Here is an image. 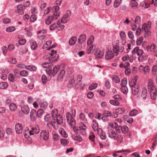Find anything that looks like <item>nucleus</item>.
<instances>
[{"label": "nucleus", "mask_w": 157, "mask_h": 157, "mask_svg": "<svg viewBox=\"0 0 157 157\" xmlns=\"http://www.w3.org/2000/svg\"><path fill=\"white\" fill-rule=\"evenodd\" d=\"M76 115V111L75 109H72L71 113L68 112L66 114V118L68 123L73 127L74 132L76 133L82 135L86 134V130L87 126L86 124L81 122L79 123V127L76 128L75 127V121L74 118Z\"/></svg>", "instance_id": "nucleus-1"}, {"label": "nucleus", "mask_w": 157, "mask_h": 157, "mask_svg": "<svg viewBox=\"0 0 157 157\" xmlns=\"http://www.w3.org/2000/svg\"><path fill=\"white\" fill-rule=\"evenodd\" d=\"M52 117L53 118V121L51 123L54 128L57 129L59 126L63 123V119L62 117L58 114V110L57 109H53L51 113Z\"/></svg>", "instance_id": "nucleus-2"}, {"label": "nucleus", "mask_w": 157, "mask_h": 157, "mask_svg": "<svg viewBox=\"0 0 157 157\" xmlns=\"http://www.w3.org/2000/svg\"><path fill=\"white\" fill-rule=\"evenodd\" d=\"M148 90L150 93L151 98L152 100L155 99L157 96L156 90L154 85L153 80L148 78L147 82Z\"/></svg>", "instance_id": "nucleus-3"}, {"label": "nucleus", "mask_w": 157, "mask_h": 157, "mask_svg": "<svg viewBox=\"0 0 157 157\" xmlns=\"http://www.w3.org/2000/svg\"><path fill=\"white\" fill-rule=\"evenodd\" d=\"M107 133L108 136L112 139L116 140L118 138V140L120 143H121L122 141V138L112 128H109Z\"/></svg>", "instance_id": "nucleus-4"}, {"label": "nucleus", "mask_w": 157, "mask_h": 157, "mask_svg": "<svg viewBox=\"0 0 157 157\" xmlns=\"http://www.w3.org/2000/svg\"><path fill=\"white\" fill-rule=\"evenodd\" d=\"M60 16L58 13H54L52 16H48L45 20V24L47 25H50L52 21H56Z\"/></svg>", "instance_id": "nucleus-5"}, {"label": "nucleus", "mask_w": 157, "mask_h": 157, "mask_svg": "<svg viewBox=\"0 0 157 157\" xmlns=\"http://www.w3.org/2000/svg\"><path fill=\"white\" fill-rule=\"evenodd\" d=\"M48 53L50 56H49L50 59L52 62L56 61L59 57V55L56 53V51L53 49H52L51 52Z\"/></svg>", "instance_id": "nucleus-6"}, {"label": "nucleus", "mask_w": 157, "mask_h": 157, "mask_svg": "<svg viewBox=\"0 0 157 157\" xmlns=\"http://www.w3.org/2000/svg\"><path fill=\"white\" fill-rule=\"evenodd\" d=\"M71 15V11L69 10H67L66 13L63 16L61 20H60L61 22L62 23L64 24L67 22L69 20Z\"/></svg>", "instance_id": "nucleus-7"}, {"label": "nucleus", "mask_w": 157, "mask_h": 157, "mask_svg": "<svg viewBox=\"0 0 157 157\" xmlns=\"http://www.w3.org/2000/svg\"><path fill=\"white\" fill-rule=\"evenodd\" d=\"M139 69L140 72L144 75H146L149 73L150 70L149 67L147 65H140Z\"/></svg>", "instance_id": "nucleus-8"}, {"label": "nucleus", "mask_w": 157, "mask_h": 157, "mask_svg": "<svg viewBox=\"0 0 157 157\" xmlns=\"http://www.w3.org/2000/svg\"><path fill=\"white\" fill-rule=\"evenodd\" d=\"M17 9L16 12L19 14L22 15L24 13V10L25 9V6L21 4L17 6Z\"/></svg>", "instance_id": "nucleus-9"}, {"label": "nucleus", "mask_w": 157, "mask_h": 157, "mask_svg": "<svg viewBox=\"0 0 157 157\" xmlns=\"http://www.w3.org/2000/svg\"><path fill=\"white\" fill-rule=\"evenodd\" d=\"M49 132L45 130H43L40 133V137L45 141L47 140L49 138Z\"/></svg>", "instance_id": "nucleus-10"}, {"label": "nucleus", "mask_w": 157, "mask_h": 157, "mask_svg": "<svg viewBox=\"0 0 157 157\" xmlns=\"http://www.w3.org/2000/svg\"><path fill=\"white\" fill-rule=\"evenodd\" d=\"M95 52V58L96 59H101L103 57L104 55V52L103 51H100L97 48L96 49Z\"/></svg>", "instance_id": "nucleus-11"}, {"label": "nucleus", "mask_w": 157, "mask_h": 157, "mask_svg": "<svg viewBox=\"0 0 157 157\" xmlns=\"http://www.w3.org/2000/svg\"><path fill=\"white\" fill-rule=\"evenodd\" d=\"M88 47L87 49L86 50V52L88 54H91L92 53V51L93 50L94 52H96V49L95 46L94 45H87Z\"/></svg>", "instance_id": "nucleus-12"}, {"label": "nucleus", "mask_w": 157, "mask_h": 157, "mask_svg": "<svg viewBox=\"0 0 157 157\" xmlns=\"http://www.w3.org/2000/svg\"><path fill=\"white\" fill-rule=\"evenodd\" d=\"M114 56V54L111 51H108L106 52L105 58L107 60H109L112 58Z\"/></svg>", "instance_id": "nucleus-13"}, {"label": "nucleus", "mask_w": 157, "mask_h": 157, "mask_svg": "<svg viewBox=\"0 0 157 157\" xmlns=\"http://www.w3.org/2000/svg\"><path fill=\"white\" fill-rule=\"evenodd\" d=\"M31 133H33L32 135L34 134H37L40 132V129L38 125H36L32 127L30 130Z\"/></svg>", "instance_id": "nucleus-14"}, {"label": "nucleus", "mask_w": 157, "mask_h": 157, "mask_svg": "<svg viewBox=\"0 0 157 157\" xmlns=\"http://www.w3.org/2000/svg\"><path fill=\"white\" fill-rule=\"evenodd\" d=\"M15 128L16 132L17 133L20 134L22 132L23 127L21 124H17L15 125Z\"/></svg>", "instance_id": "nucleus-15"}, {"label": "nucleus", "mask_w": 157, "mask_h": 157, "mask_svg": "<svg viewBox=\"0 0 157 157\" xmlns=\"http://www.w3.org/2000/svg\"><path fill=\"white\" fill-rule=\"evenodd\" d=\"M97 133L101 139L104 140L106 139V134L103 132L101 128H99L98 130Z\"/></svg>", "instance_id": "nucleus-16"}, {"label": "nucleus", "mask_w": 157, "mask_h": 157, "mask_svg": "<svg viewBox=\"0 0 157 157\" xmlns=\"http://www.w3.org/2000/svg\"><path fill=\"white\" fill-rule=\"evenodd\" d=\"M30 117L32 121H34L36 119L38 116L35 110L33 109L31 111L30 113Z\"/></svg>", "instance_id": "nucleus-17"}, {"label": "nucleus", "mask_w": 157, "mask_h": 157, "mask_svg": "<svg viewBox=\"0 0 157 157\" xmlns=\"http://www.w3.org/2000/svg\"><path fill=\"white\" fill-rule=\"evenodd\" d=\"M47 32L46 30L44 29L41 30L40 31H38L37 32V34L38 35H40V36H38V38L40 39H43L45 38V35H43Z\"/></svg>", "instance_id": "nucleus-18"}, {"label": "nucleus", "mask_w": 157, "mask_h": 157, "mask_svg": "<svg viewBox=\"0 0 157 157\" xmlns=\"http://www.w3.org/2000/svg\"><path fill=\"white\" fill-rule=\"evenodd\" d=\"M147 88L145 87H143L141 96L143 100H146L147 97Z\"/></svg>", "instance_id": "nucleus-19"}, {"label": "nucleus", "mask_w": 157, "mask_h": 157, "mask_svg": "<svg viewBox=\"0 0 157 157\" xmlns=\"http://www.w3.org/2000/svg\"><path fill=\"white\" fill-rule=\"evenodd\" d=\"M59 19L58 20L56 23H54L52 24L49 27V29L51 31L55 30L58 27V25L59 24Z\"/></svg>", "instance_id": "nucleus-20"}, {"label": "nucleus", "mask_w": 157, "mask_h": 157, "mask_svg": "<svg viewBox=\"0 0 157 157\" xmlns=\"http://www.w3.org/2000/svg\"><path fill=\"white\" fill-rule=\"evenodd\" d=\"M139 86L138 85L131 88L132 94L134 95L137 94L139 91Z\"/></svg>", "instance_id": "nucleus-21"}, {"label": "nucleus", "mask_w": 157, "mask_h": 157, "mask_svg": "<svg viewBox=\"0 0 157 157\" xmlns=\"http://www.w3.org/2000/svg\"><path fill=\"white\" fill-rule=\"evenodd\" d=\"M92 127L93 129L95 131H98V123H97L96 121L93 120L92 121Z\"/></svg>", "instance_id": "nucleus-22"}, {"label": "nucleus", "mask_w": 157, "mask_h": 157, "mask_svg": "<svg viewBox=\"0 0 157 157\" xmlns=\"http://www.w3.org/2000/svg\"><path fill=\"white\" fill-rule=\"evenodd\" d=\"M32 134L33 133H31L30 130H29L27 128L25 129V131L24 132V136L26 138H29L30 136L32 135Z\"/></svg>", "instance_id": "nucleus-23"}, {"label": "nucleus", "mask_w": 157, "mask_h": 157, "mask_svg": "<svg viewBox=\"0 0 157 157\" xmlns=\"http://www.w3.org/2000/svg\"><path fill=\"white\" fill-rule=\"evenodd\" d=\"M86 40V36L85 34L81 35L79 37L78 42L83 43Z\"/></svg>", "instance_id": "nucleus-24"}, {"label": "nucleus", "mask_w": 157, "mask_h": 157, "mask_svg": "<svg viewBox=\"0 0 157 157\" xmlns=\"http://www.w3.org/2000/svg\"><path fill=\"white\" fill-rule=\"evenodd\" d=\"M72 137L73 140L75 141H77L79 142H81L82 140V138L81 136L76 134L72 136Z\"/></svg>", "instance_id": "nucleus-25"}, {"label": "nucleus", "mask_w": 157, "mask_h": 157, "mask_svg": "<svg viewBox=\"0 0 157 157\" xmlns=\"http://www.w3.org/2000/svg\"><path fill=\"white\" fill-rule=\"evenodd\" d=\"M21 110L25 114H27L29 113L30 110L27 105H24L21 107Z\"/></svg>", "instance_id": "nucleus-26"}, {"label": "nucleus", "mask_w": 157, "mask_h": 157, "mask_svg": "<svg viewBox=\"0 0 157 157\" xmlns=\"http://www.w3.org/2000/svg\"><path fill=\"white\" fill-rule=\"evenodd\" d=\"M30 46L31 49L33 50L36 49L38 47L37 43L35 41H32L30 43Z\"/></svg>", "instance_id": "nucleus-27"}, {"label": "nucleus", "mask_w": 157, "mask_h": 157, "mask_svg": "<svg viewBox=\"0 0 157 157\" xmlns=\"http://www.w3.org/2000/svg\"><path fill=\"white\" fill-rule=\"evenodd\" d=\"M65 74V71L63 70H61L58 75L57 80L58 81H61L64 75Z\"/></svg>", "instance_id": "nucleus-28"}, {"label": "nucleus", "mask_w": 157, "mask_h": 157, "mask_svg": "<svg viewBox=\"0 0 157 157\" xmlns=\"http://www.w3.org/2000/svg\"><path fill=\"white\" fill-rule=\"evenodd\" d=\"M59 132L60 134L64 137H67L68 135L64 129L62 128H59Z\"/></svg>", "instance_id": "nucleus-29"}, {"label": "nucleus", "mask_w": 157, "mask_h": 157, "mask_svg": "<svg viewBox=\"0 0 157 157\" xmlns=\"http://www.w3.org/2000/svg\"><path fill=\"white\" fill-rule=\"evenodd\" d=\"M129 5L132 9H136L138 7V3L136 2H130Z\"/></svg>", "instance_id": "nucleus-30"}, {"label": "nucleus", "mask_w": 157, "mask_h": 157, "mask_svg": "<svg viewBox=\"0 0 157 157\" xmlns=\"http://www.w3.org/2000/svg\"><path fill=\"white\" fill-rule=\"evenodd\" d=\"M17 109V105L14 103H12L9 105V109L12 112L15 111Z\"/></svg>", "instance_id": "nucleus-31"}, {"label": "nucleus", "mask_w": 157, "mask_h": 157, "mask_svg": "<svg viewBox=\"0 0 157 157\" xmlns=\"http://www.w3.org/2000/svg\"><path fill=\"white\" fill-rule=\"evenodd\" d=\"M77 39L75 37H71L69 40V44L71 46L73 45L75 43Z\"/></svg>", "instance_id": "nucleus-32"}, {"label": "nucleus", "mask_w": 157, "mask_h": 157, "mask_svg": "<svg viewBox=\"0 0 157 157\" xmlns=\"http://www.w3.org/2000/svg\"><path fill=\"white\" fill-rule=\"evenodd\" d=\"M151 27V25L147 24H144L142 27V30H143L144 31H147L149 30Z\"/></svg>", "instance_id": "nucleus-33"}, {"label": "nucleus", "mask_w": 157, "mask_h": 157, "mask_svg": "<svg viewBox=\"0 0 157 157\" xmlns=\"http://www.w3.org/2000/svg\"><path fill=\"white\" fill-rule=\"evenodd\" d=\"M8 86V85L7 82H0V89L4 90L6 89Z\"/></svg>", "instance_id": "nucleus-34"}, {"label": "nucleus", "mask_w": 157, "mask_h": 157, "mask_svg": "<svg viewBox=\"0 0 157 157\" xmlns=\"http://www.w3.org/2000/svg\"><path fill=\"white\" fill-rule=\"evenodd\" d=\"M79 118L81 121L83 122H86L87 121V119L86 118L85 115L82 113L79 114Z\"/></svg>", "instance_id": "nucleus-35"}, {"label": "nucleus", "mask_w": 157, "mask_h": 157, "mask_svg": "<svg viewBox=\"0 0 157 157\" xmlns=\"http://www.w3.org/2000/svg\"><path fill=\"white\" fill-rule=\"evenodd\" d=\"M131 45L130 43L128 44L127 45H125L124 46V52L125 53H128L131 50Z\"/></svg>", "instance_id": "nucleus-36"}, {"label": "nucleus", "mask_w": 157, "mask_h": 157, "mask_svg": "<svg viewBox=\"0 0 157 157\" xmlns=\"http://www.w3.org/2000/svg\"><path fill=\"white\" fill-rule=\"evenodd\" d=\"M113 81L116 83H119L120 81L119 78L117 75H113L111 77Z\"/></svg>", "instance_id": "nucleus-37"}, {"label": "nucleus", "mask_w": 157, "mask_h": 157, "mask_svg": "<svg viewBox=\"0 0 157 157\" xmlns=\"http://www.w3.org/2000/svg\"><path fill=\"white\" fill-rule=\"evenodd\" d=\"M26 69L31 71H35L36 70V67L34 66L30 65L26 66Z\"/></svg>", "instance_id": "nucleus-38"}, {"label": "nucleus", "mask_w": 157, "mask_h": 157, "mask_svg": "<svg viewBox=\"0 0 157 157\" xmlns=\"http://www.w3.org/2000/svg\"><path fill=\"white\" fill-rule=\"evenodd\" d=\"M136 80L135 78L133 79L129 82V86L131 88L135 87L136 86H137V85H136Z\"/></svg>", "instance_id": "nucleus-39"}, {"label": "nucleus", "mask_w": 157, "mask_h": 157, "mask_svg": "<svg viewBox=\"0 0 157 157\" xmlns=\"http://www.w3.org/2000/svg\"><path fill=\"white\" fill-rule=\"evenodd\" d=\"M94 40V37L93 35H91L87 41V45H92V44Z\"/></svg>", "instance_id": "nucleus-40"}, {"label": "nucleus", "mask_w": 157, "mask_h": 157, "mask_svg": "<svg viewBox=\"0 0 157 157\" xmlns=\"http://www.w3.org/2000/svg\"><path fill=\"white\" fill-rule=\"evenodd\" d=\"M119 125H119L116 122V121L115 122L114 121L113 123L109 124V126L113 129L116 128L117 127L119 126Z\"/></svg>", "instance_id": "nucleus-41"}, {"label": "nucleus", "mask_w": 157, "mask_h": 157, "mask_svg": "<svg viewBox=\"0 0 157 157\" xmlns=\"http://www.w3.org/2000/svg\"><path fill=\"white\" fill-rule=\"evenodd\" d=\"M109 102L111 105L116 106H118L120 104L118 101L115 100H110Z\"/></svg>", "instance_id": "nucleus-42"}, {"label": "nucleus", "mask_w": 157, "mask_h": 157, "mask_svg": "<svg viewBox=\"0 0 157 157\" xmlns=\"http://www.w3.org/2000/svg\"><path fill=\"white\" fill-rule=\"evenodd\" d=\"M138 113V111L135 109H133L129 113V115L131 117L136 116Z\"/></svg>", "instance_id": "nucleus-43"}, {"label": "nucleus", "mask_w": 157, "mask_h": 157, "mask_svg": "<svg viewBox=\"0 0 157 157\" xmlns=\"http://www.w3.org/2000/svg\"><path fill=\"white\" fill-rule=\"evenodd\" d=\"M52 44V41L51 40H49L48 41H47L46 43L44 44L43 46V49H45L46 48H48V46H50L51 44Z\"/></svg>", "instance_id": "nucleus-44"}, {"label": "nucleus", "mask_w": 157, "mask_h": 157, "mask_svg": "<svg viewBox=\"0 0 157 157\" xmlns=\"http://www.w3.org/2000/svg\"><path fill=\"white\" fill-rule=\"evenodd\" d=\"M122 0H115L113 4L115 8L117 7L121 3Z\"/></svg>", "instance_id": "nucleus-45"}, {"label": "nucleus", "mask_w": 157, "mask_h": 157, "mask_svg": "<svg viewBox=\"0 0 157 157\" xmlns=\"http://www.w3.org/2000/svg\"><path fill=\"white\" fill-rule=\"evenodd\" d=\"M8 61L10 63L13 64H16L17 61L16 59L13 57H10L8 59Z\"/></svg>", "instance_id": "nucleus-46"}, {"label": "nucleus", "mask_w": 157, "mask_h": 157, "mask_svg": "<svg viewBox=\"0 0 157 157\" xmlns=\"http://www.w3.org/2000/svg\"><path fill=\"white\" fill-rule=\"evenodd\" d=\"M20 74L23 77H26L29 75L28 72L26 70H22L20 71Z\"/></svg>", "instance_id": "nucleus-47"}, {"label": "nucleus", "mask_w": 157, "mask_h": 157, "mask_svg": "<svg viewBox=\"0 0 157 157\" xmlns=\"http://www.w3.org/2000/svg\"><path fill=\"white\" fill-rule=\"evenodd\" d=\"M113 48L114 52L117 55L119 52V46L117 45H115L113 46Z\"/></svg>", "instance_id": "nucleus-48"}, {"label": "nucleus", "mask_w": 157, "mask_h": 157, "mask_svg": "<svg viewBox=\"0 0 157 157\" xmlns=\"http://www.w3.org/2000/svg\"><path fill=\"white\" fill-rule=\"evenodd\" d=\"M143 38L142 36L139 37L136 40V44L138 45H140L143 40Z\"/></svg>", "instance_id": "nucleus-49"}, {"label": "nucleus", "mask_w": 157, "mask_h": 157, "mask_svg": "<svg viewBox=\"0 0 157 157\" xmlns=\"http://www.w3.org/2000/svg\"><path fill=\"white\" fill-rule=\"evenodd\" d=\"M121 90L124 94H127L128 91L127 87L126 86H122L121 88Z\"/></svg>", "instance_id": "nucleus-50"}, {"label": "nucleus", "mask_w": 157, "mask_h": 157, "mask_svg": "<svg viewBox=\"0 0 157 157\" xmlns=\"http://www.w3.org/2000/svg\"><path fill=\"white\" fill-rule=\"evenodd\" d=\"M124 111V109L121 107L118 108L116 110V113L119 114H122Z\"/></svg>", "instance_id": "nucleus-51"}, {"label": "nucleus", "mask_w": 157, "mask_h": 157, "mask_svg": "<svg viewBox=\"0 0 157 157\" xmlns=\"http://www.w3.org/2000/svg\"><path fill=\"white\" fill-rule=\"evenodd\" d=\"M103 115L108 117L112 115V113L109 111H105L104 112Z\"/></svg>", "instance_id": "nucleus-52"}, {"label": "nucleus", "mask_w": 157, "mask_h": 157, "mask_svg": "<svg viewBox=\"0 0 157 157\" xmlns=\"http://www.w3.org/2000/svg\"><path fill=\"white\" fill-rule=\"evenodd\" d=\"M98 86L97 83H93L89 87V89L90 90H93L95 89Z\"/></svg>", "instance_id": "nucleus-53"}, {"label": "nucleus", "mask_w": 157, "mask_h": 157, "mask_svg": "<svg viewBox=\"0 0 157 157\" xmlns=\"http://www.w3.org/2000/svg\"><path fill=\"white\" fill-rule=\"evenodd\" d=\"M16 29L15 28L14 26H11L7 28L6 29V31L7 32H11L14 31Z\"/></svg>", "instance_id": "nucleus-54"}, {"label": "nucleus", "mask_w": 157, "mask_h": 157, "mask_svg": "<svg viewBox=\"0 0 157 157\" xmlns=\"http://www.w3.org/2000/svg\"><path fill=\"white\" fill-rule=\"evenodd\" d=\"M121 38L122 40H124L126 37V35L124 32L122 31L119 33Z\"/></svg>", "instance_id": "nucleus-55"}, {"label": "nucleus", "mask_w": 157, "mask_h": 157, "mask_svg": "<svg viewBox=\"0 0 157 157\" xmlns=\"http://www.w3.org/2000/svg\"><path fill=\"white\" fill-rule=\"evenodd\" d=\"M44 111L43 109H39L37 112H36L38 117L40 118L41 117L44 113Z\"/></svg>", "instance_id": "nucleus-56"}, {"label": "nucleus", "mask_w": 157, "mask_h": 157, "mask_svg": "<svg viewBox=\"0 0 157 157\" xmlns=\"http://www.w3.org/2000/svg\"><path fill=\"white\" fill-rule=\"evenodd\" d=\"M60 143L63 146H66L68 144V142L66 139H62L60 140Z\"/></svg>", "instance_id": "nucleus-57"}, {"label": "nucleus", "mask_w": 157, "mask_h": 157, "mask_svg": "<svg viewBox=\"0 0 157 157\" xmlns=\"http://www.w3.org/2000/svg\"><path fill=\"white\" fill-rule=\"evenodd\" d=\"M128 38L132 40H133L134 37V35L131 31H129L128 33Z\"/></svg>", "instance_id": "nucleus-58"}, {"label": "nucleus", "mask_w": 157, "mask_h": 157, "mask_svg": "<svg viewBox=\"0 0 157 157\" xmlns=\"http://www.w3.org/2000/svg\"><path fill=\"white\" fill-rule=\"evenodd\" d=\"M48 103L47 102L44 101L41 104L40 107L43 109H45L48 107Z\"/></svg>", "instance_id": "nucleus-59"}, {"label": "nucleus", "mask_w": 157, "mask_h": 157, "mask_svg": "<svg viewBox=\"0 0 157 157\" xmlns=\"http://www.w3.org/2000/svg\"><path fill=\"white\" fill-rule=\"evenodd\" d=\"M69 83L71 84V86H75L77 85L78 82H75L73 78H71L69 81Z\"/></svg>", "instance_id": "nucleus-60"}, {"label": "nucleus", "mask_w": 157, "mask_h": 157, "mask_svg": "<svg viewBox=\"0 0 157 157\" xmlns=\"http://www.w3.org/2000/svg\"><path fill=\"white\" fill-rule=\"evenodd\" d=\"M141 21V17L139 16H137L136 17L134 20V22L136 24H139L140 23Z\"/></svg>", "instance_id": "nucleus-61"}, {"label": "nucleus", "mask_w": 157, "mask_h": 157, "mask_svg": "<svg viewBox=\"0 0 157 157\" xmlns=\"http://www.w3.org/2000/svg\"><path fill=\"white\" fill-rule=\"evenodd\" d=\"M59 67L58 66H55L53 68L52 70L51 71V73L53 74L56 73L59 70Z\"/></svg>", "instance_id": "nucleus-62"}, {"label": "nucleus", "mask_w": 157, "mask_h": 157, "mask_svg": "<svg viewBox=\"0 0 157 157\" xmlns=\"http://www.w3.org/2000/svg\"><path fill=\"white\" fill-rule=\"evenodd\" d=\"M141 5L144 7V8H147L149 7L150 5L149 4L146 3V2L143 1L141 3Z\"/></svg>", "instance_id": "nucleus-63"}, {"label": "nucleus", "mask_w": 157, "mask_h": 157, "mask_svg": "<svg viewBox=\"0 0 157 157\" xmlns=\"http://www.w3.org/2000/svg\"><path fill=\"white\" fill-rule=\"evenodd\" d=\"M60 137L59 135L57 134H54L53 136V139L55 141H57L59 140Z\"/></svg>", "instance_id": "nucleus-64"}]
</instances>
